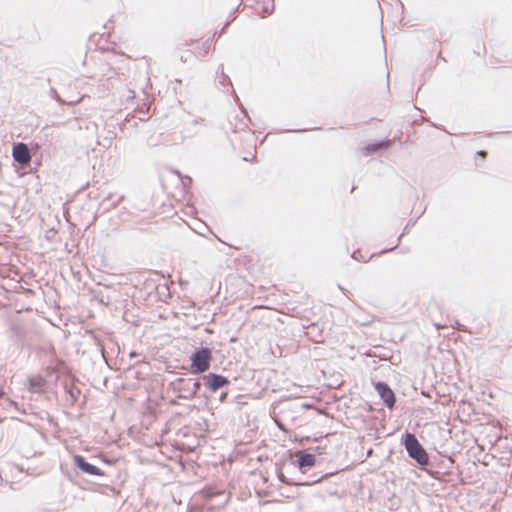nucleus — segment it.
<instances>
[{
	"label": "nucleus",
	"mask_w": 512,
	"mask_h": 512,
	"mask_svg": "<svg viewBox=\"0 0 512 512\" xmlns=\"http://www.w3.org/2000/svg\"><path fill=\"white\" fill-rule=\"evenodd\" d=\"M400 443L404 446L409 458L414 460L421 468L429 464V454L414 433L406 431L402 434Z\"/></svg>",
	"instance_id": "nucleus-1"
},
{
	"label": "nucleus",
	"mask_w": 512,
	"mask_h": 512,
	"mask_svg": "<svg viewBox=\"0 0 512 512\" xmlns=\"http://www.w3.org/2000/svg\"><path fill=\"white\" fill-rule=\"evenodd\" d=\"M213 348L200 346L194 349L189 356V371L192 374L200 375L206 373L213 361Z\"/></svg>",
	"instance_id": "nucleus-2"
},
{
	"label": "nucleus",
	"mask_w": 512,
	"mask_h": 512,
	"mask_svg": "<svg viewBox=\"0 0 512 512\" xmlns=\"http://www.w3.org/2000/svg\"><path fill=\"white\" fill-rule=\"evenodd\" d=\"M202 380L205 389L210 393H218L220 390L228 389L231 385L228 377L214 372L204 374Z\"/></svg>",
	"instance_id": "nucleus-3"
},
{
	"label": "nucleus",
	"mask_w": 512,
	"mask_h": 512,
	"mask_svg": "<svg viewBox=\"0 0 512 512\" xmlns=\"http://www.w3.org/2000/svg\"><path fill=\"white\" fill-rule=\"evenodd\" d=\"M74 467L81 473L90 476H105V471L100 469L98 466L90 463L81 454H74L72 456Z\"/></svg>",
	"instance_id": "nucleus-4"
},
{
	"label": "nucleus",
	"mask_w": 512,
	"mask_h": 512,
	"mask_svg": "<svg viewBox=\"0 0 512 512\" xmlns=\"http://www.w3.org/2000/svg\"><path fill=\"white\" fill-rule=\"evenodd\" d=\"M11 154L14 163H17L22 167L29 165L32 159L29 147L24 142L13 143Z\"/></svg>",
	"instance_id": "nucleus-5"
},
{
	"label": "nucleus",
	"mask_w": 512,
	"mask_h": 512,
	"mask_svg": "<svg viewBox=\"0 0 512 512\" xmlns=\"http://www.w3.org/2000/svg\"><path fill=\"white\" fill-rule=\"evenodd\" d=\"M168 390L177 393L178 399L192 400V391H190V379L179 377L168 384Z\"/></svg>",
	"instance_id": "nucleus-6"
},
{
	"label": "nucleus",
	"mask_w": 512,
	"mask_h": 512,
	"mask_svg": "<svg viewBox=\"0 0 512 512\" xmlns=\"http://www.w3.org/2000/svg\"><path fill=\"white\" fill-rule=\"evenodd\" d=\"M375 391L383 401L384 405L392 410L396 403V395L391 387L384 381H377L373 383Z\"/></svg>",
	"instance_id": "nucleus-7"
},
{
	"label": "nucleus",
	"mask_w": 512,
	"mask_h": 512,
	"mask_svg": "<svg viewBox=\"0 0 512 512\" xmlns=\"http://www.w3.org/2000/svg\"><path fill=\"white\" fill-rule=\"evenodd\" d=\"M297 459L294 464L300 471L305 472L307 469L313 467L316 463L315 454L310 451H297Z\"/></svg>",
	"instance_id": "nucleus-8"
},
{
	"label": "nucleus",
	"mask_w": 512,
	"mask_h": 512,
	"mask_svg": "<svg viewBox=\"0 0 512 512\" xmlns=\"http://www.w3.org/2000/svg\"><path fill=\"white\" fill-rule=\"evenodd\" d=\"M65 393L67 395V401L71 406L75 405L78 402L81 391L78 387L73 384L65 383L64 385Z\"/></svg>",
	"instance_id": "nucleus-9"
},
{
	"label": "nucleus",
	"mask_w": 512,
	"mask_h": 512,
	"mask_svg": "<svg viewBox=\"0 0 512 512\" xmlns=\"http://www.w3.org/2000/svg\"><path fill=\"white\" fill-rule=\"evenodd\" d=\"M390 146H391L390 140L381 139V140H377V141H374V142L366 145L364 150H365L366 154L369 155V154H371L377 150H380V149L387 150L390 148Z\"/></svg>",
	"instance_id": "nucleus-10"
},
{
	"label": "nucleus",
	"mask_w": 512,
	"mask_h": 512,
	"mask_svg": "<svg viewBox=\"0 0 512 512\" xmlns=\"http://www.w3.org/2000/svg\"><path fill=\"white\" fill-rule=\"evenodd\" d=\"M190 379V391H192V399L200 397V390L203 385V383L196 378H189Z\"/></svg>",
	"instance_id": "nucleus-11"
},
{
	"label": "nucleus",
	"mask_w": 512,
	"mask_h": 512,
	"mask_svg": "<svg viewBox=\"0 0 512 512\" xmlns=\"http://www.w3.org/2000/svg\"><path fill=\"white\" fill-rule=\"evenodd\" d=\"M29 389L32 391L41 390L45 384V381L41 377H31L29 378Z\"/></svg>",
	"instance_id": "nucleus-12"
},
{
	"label": "nucleus",
	"mask_w": 512,
	"mask_h": 512,
	"mask_svg": "<svg viewBox=\"0 0 512 512\" xmlns=\"http://www.w3.org/2000/svg\"><path fill=\"white\" fill-rule=\"evenodd\" d=\"M92 340L94 342V345L98 348V350H99L101 356L103 357V359L105 360V362H107V358L105 355L106 354L105 345H104L103 340L97 335H93Z\"/></svg>",
	"instance_id": "nucleus-13"
},
{
	"label": "nucleus",
	"mask_w": 512,
	"mask_h": 512,
	"mask_svg": "<svg viewBox=\"0 0 512 512\" xmlns=\"http://www.w3.org/2000/svg\"><path fill=\"white\" fill-rule=\"evenodd\" d=\"M414 224H415V221L410 220L406 224V226L404 228V232L397 238V243L394 246L390 247V248H384V249L380 250L378 254H384V253H387V252H390V251L394 250L398 246L399 242L401 241L402 236L405 234V232L408 229V227L409 226H413Z\"/></svg>",
	"instance_id": "nucleus-14"
},
{
	"label": "nucleus",
	"mask_w": 512,
	"mask_h": 512,
	"mask_svg": "<svg viewBox=\"0 0 512 512\" xmlns=\"http://www.w3.org/2000/svg\"><path fill=\"white\" fill-rule=\"evenodd\" d=\"M374 254H372L371 256H369L368 258H366L360 249H357L355 251L352 252L351 254V258L358 261V262H362V263H367L371 260V258L373 257Z\"/></svg>",
	"instance_id": "nucleus-15"
},
{
	"label": "nucleus",
	"mask_w": 512,
	"mask_h": 512,
	"mask_svg": "<svg viewBox=\"0 0 512 512\" xmlns=\"http://www.w3.org/2000/svg\"><path fill=\"white\" fill-rule=\"evenodd\" d=\"M219 85L226 86L227 84L232 85L228 75L223 72V65H221V78L218 80Z\"/></svg>",
	"instance_id": "nucleus-16"
},
{
	"label": "nucleus",
	"mask_w": 512,
	"mask_h": 512,
	"mask_svg": "<svg viewBox=\"0 0 512 512\" xmlns=\"http://www.w3.org/2000/svg\"><path fill=\"white\" fill-rule=\"evenodd\" d=\"M11 332L17 338H22L23 337V328L20 325H16V324L12 325L11 326Z\"/></svg>",
	"instance_id": "nucleus-17"
},
{
	"label": "nucleus",
	"mask_w": 512,
	"mask_h": 512,
	"mask_svg": "<svg viewBox=\"0 0 512 512\" xmlns=\"http://www.w3.org/2000/svg\"><path fill=\"white\" fill-rule=\"evenodd\" d=\"M276 474H277V478H278V480H279L281 483L289 484L288 479L286 478V476L284 475V473L282 472V470H281L280 468H277V469H276Z\"/></svg>",
	"instance_id": "nucleus-18"
},
{
	"label": "nucleus",
	"mask_w": 512,
	"mask_h": 512,
	"mask_svg": "<svg viewBox=\"0 0 512 512\" xmlns=\"http://www.w3.org/2000/svg\"><path fill=\"white\" fill-rule=\"evenodd\" d=\"M451 326L454 328V329H458L460 331H463V332H468V329L465 325H463L462 323H460L459 320H454L453 324H451Z\"/></svg>",
	"instance_id": "nucleus-19"
},
{
	"label": "nucleus",
	"mask_w": 512,
	"mask_h": 512,
	"mask_svg": "<svg viewBox=\"0 0 512 512\" xmlns=\"http://www.w3.org/2000/svg\"><path fill=\"white\" fill-rule=\"evenodd\" d=\"M228 389H224V390H220L218 393H219V401L220 402H226L227 401V397H228V392H227Z\"/></svg>",
	"instance_id": "nucleus-20"
},
{
	"label": "nucleus",
	"mask_w": 512,
	"mask_h": 512,
	"mask_svg": "<svg viewBox=\"0 0 512 512\" xmlns=\"http://www.w3.org/2000/svg\"><path fill=\"white\" fill-rule=\"evenodd\" d=\"M136 94L135 91L132 89H129L127 91V101L133 100L135 98Z\"/></svg>",
	"instance_id": "nucleus-21"
},
{
	"label": "nucleus",
	"mask_w": 512,
	"mask_h": 512,
	"mask_svg": "<svg viewBox=\"0 0 512 512\" xmlns=\"http://www.w3.org/2000/svg\"><path fill=\"white\" fill-rule=\"evenodd\" d=\"M322 447L320 446H317V447H314V448H309L308 451L312 452V453H318V454H321L322 453Z\"/></svg>",
	"instance_id": "nucleus-22"
},
{
	"label": "nucleus",
	"mask_w": 512,
	"mask_h": 512,
	"mask_svg": "<svg viewBox=\"0 0 512 512\" xmlns=\"http://www.w3.org/2000/svg\"><path fill=\"white\" fill-rule=\"evenodd\" d=\"M138 356H139V354H138L136 351H134V350H132V351L129 353V357H130V358H135V357H138Z\"/></svg>",
	"instance_id": "nucleus-23"
},
{
	"label": "nucleus",
	"mask_w": 512,
	"mask_h": 512,
	"mask_svg": "<svg viewBox=\"0 0 512 512\" xmlns=\"http://www.w3.org/2000/svg\"><path fill=\"white\" fill-rule=\"evenodd\" d=\"M228 25H229V24H228V23H226V24L222 27V29L220 30V35H222V34H224V33H225V31H226V29H227Z\"/></svg>",
	"instance_id": "nucleus-24"
},
{
	"label": "nucleus",
	"mask_w": 512,
	"mask_h": 512,
	"mask_svg": "<svg viewBox=\"0 0 512 512\" xmlns=\"http://www.w3.org/2000/svg\"><path fill=\"white\" fill-rule=\"evenodd\" d=\"M111 199H112V194H109L107 197L104 198L103 203H105L106 201H109Z\"/></svg>",
	"instance_id": "nucleus-25"
},
{
	"label": "nucleus",
	"mask_w": 512,
	"mask_h": 512,
	"mask_svg": "<svg viewBox=\"0 0 512 512\" xmlns=\"http://www.w3.org/2000/svg\"><path fill=\"white\" fill-rule=\"evenodd\" d=\"M310 406H311V405H310V404H308V403H303V404L301 405V407H302L303 409H304V408H309Z\"/></svg>",
	"instance_id": "nucleus-26"
},
{
	"label": "nucleus",
	"mask_w": 512,
	"mask_h": 512,
	"mask_svg": "<svg viewBox=\"0 0 512 512\" xmlns=\"http://www.w3.org/2000/svg\"><path fill=\"white\" fill-rule=\"evenodd\" d=\"M277 425H278L279 429L284 430V426H283V424H281V423H277Z\"/></svg>",
	"instance_id": "nucleus-27"
},
{
	"label": "nucleus",
	"mask_w": 512,
	"mask_h": 512,
	"mask_svg": "<svg viewBox=\"0 0 512 512\" xmlns=\"http://www.w3.org/2000/svg\"><path fill=\"white\" fill-rule=\"evenodd\" d=\"M485 153L486 152L484 150H480V151L477 152V154H479V155H484Z\"/></svg>",
	"instance_id": "nucleus-28"
},
{
	"label": "nucleus",
	"mask_w": 512,
	"mask_h": 512,
	"mask_svg": "<svg viewBox=\"0 0 512 512\" xmlns=\"http://www.w3.org/2000/svg\"><path fill=\"white\" fill-rule=\"evenodd\" d=\"M120 200H121V197H120V198H118L116 202H113V204H112V205H116L117 203H119V202H120Z\"/></svg>",
	"instance_id": "nucleus-29"
},
{
	"label": "nucleus",
	"mask_w": 512,
	"mask_h": 512,
	"mask_svg": "<svg viewBox=\"0 0 512 512\" xmlns=\"http://www.w3.org/2000/svg\"><path fill=\"white\" fill-rule=\"evenodd\" d=\"M170 403H171V404H176V403H177V401H176V400H171V401H170Z\"/></svg>",
	"instance_id": "nucleus-30"
},
{
	"label": "nucleus",
	"mask_w": 512,
	"mask_h": 512,
	"mask_svg": "<svg viewBox=\"0 0 512 512\" xmlns=\"http://www.w3.org/2000/svg\"><path fill=\"white\" fill-rule=\"evenodd\" d=\"M233 92H235V91L233 90ZM234 94H236V93H234ZM235 99H236L237 101H239L238 95H235Z\"/></svg>",
	"instance_id": "nucleus-31"
},
{
	"label": "nucleus",
	"mask_w": 512,
	"mask_h": 512,
	"mask_svg": "<svg viewBox=\"0 0 512 512\" xmlns=\"http://www.w3.org/2000/svg\"><path fill=\"white\" fill-rule=\"evenodd\" d=\"M186 178H187L190 182L192 181L191 177L186 176Z\"/></svg>",
	"instance_id": "nucleus-32"
}]
</instances>
